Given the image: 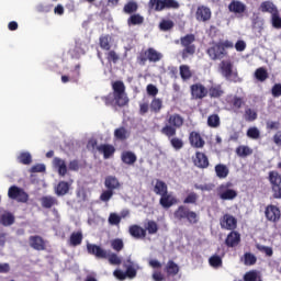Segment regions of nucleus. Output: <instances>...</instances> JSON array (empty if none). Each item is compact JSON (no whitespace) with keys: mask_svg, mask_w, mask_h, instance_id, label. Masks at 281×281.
<instances>
[{"mask_svg":"<svg viewBox=\"0 0 281 281\" xmlns=\"http://www.w3.org/2000/svg\"><path fill=\"white\" fill-rule=\"evenodd\" d=\"M97 150L103 155L104 159H111L115 155V147L110 144H101L97 147Z\"/></svg>","mask_w":281,"mask_h":281,"instance_id":"b1692460","label":"nucleus"},{"mask_svg":"<svg viewBox=\"0 0 281 281\" xmlns=\"http://www.w3.org/2000/svg\"><path fill=\"white\" fill-rule=\"evenodd\" d=\"M128 232L136 240H142L146 237V229L137 224L130 226Z\"/></svg>","mask_w":281,"mask_h":281,"instance_id":"cd10ccee","label":"nucleus"},{"mask_svg":"<svg viewBox=\"0 0 281 281\" xmlns=\"http://www.w3.org/2000/svg\"><path fill=\"white\" fill-rule=\"evenodd\" d=\"M195 19L200 23H207L212 19V10L210 7L199 5L195 11Z\"/></svg>","mask_w":281,"mask_h":281,"instance_id":"dca6fc26","label":"nucleus"},{"mask_svg":"<svg viewBox=\"0 0 281 281\" xmlns=\"http://www.w3.org/2000/svg\"><path fill=\"white\" fill-rule=\"evenodd\" d=\"M103 260H109L110 265H122V258L111 251H108V257L103 258Z\"/></svg>","mask_w":281,"mask_h":281,"instance_id":"5fc2aeb1","label":"nucleus"},{"mask_svg":"<svg viewBox=\"0 0 281 281\" xmlns=\"http://www.w3.org/2000/svg\"><path fill=\"white\" fill-rule=\"evenodd\" d=\"M113 93L102 97L105 106H128V95L126 94V86L124 81L117 80L112 83Z\"/></svg>","mask_w":281,"mask_h":281,"instance_id":"f257e3e1","label":"nucleus"},{"mask_svg":"<svg viewBox=\"0 0 281 281\" xmlns=\"http://www.w3.org/2000/svg\"><path fill=\"white\" fill-rule=\"evenodd\" d=\"M246 135L249 139H260V130L258 127H249Z\"/></svg>","mask_w":281,"mask_h":281,"instance_id":"bf43d9fd","label":"nucleus"},{"mask_svg":"<svg viewBox=\"0 0 281 281\" xmlns=\"http://www.w3.org/2000/svg\"><path fill=\"white\" fill-rule=\"evenodd\" d=\"M189 142L193 148H203V146H205V140L201 137L199 132H191L189 135Z\"/></svg>","mask_w":281,"mask_h":281,"instance_id":"4be33fe9","label":"nucleus"},{"mask_svg":"<svg viewBox=\"0 0 281 281\" xmlns=\"http://www.w3.org/2000/svg\"><path fill=\"white\" fill-rule=\"evenodd\" d=\"M87 251L90 256H95V258L103 259L109 257V251L95 244H87Z\"/></svg>","mask_w":281,"mask_h":281,"instance_id":"aec40b11","label":"nucleus"},{"mask_svg":"<svg viewBox=\"0 0 281 281\" xmlns=\"http://www.w3.org/2000/svg\"><path fill=\"white\" fill-rule=\"evenodd\" d=\"M69 192V183L65 181H60L56 188H55V193L57 196H65Z\"/></svg>","mask_w":281,"mask_h":281,"instance_id":"37998d69","label":"nucleus"},{"mask_svg":"<svg viewBox=\"0 0 281 281\" xmlns=\"http://www.w3.org/2000/svg\"><path fill=\"white\" fill-rule=\"evenodd\" d=\"M85 236L82 235V231L72 232L71 233V246L78 247L79 245H82Z\"/></svg>","mask_w":281,"mask_h":281,"instance_id":"49530a36","label":"nucleus"},{"mask_svg":"<svg viewBox=\"0 0 281 281\" xmlns=\"http://www.w3.org/2000/svg\"><path fill=\"white\" fill-rule=\"evenodd\" d=\"M279 10H278V7L273 3V1H263L260 3L259 5V12H262L263 14H271L273 15L274 13H277Z\"/></svg>","mask_w":281,"mask_h":281,"instance_id":"393cba45","label":"nucleus"},{"mask_svg":"<svg viewBox=\"0 0 281 281\" xmlns=\"http://www.w3.org/2000/svg\"><path fill=\"white\" fill-rule=\"evenodd\" d=\"M199 202V195L194 191H187V196L182 201L184 205H196Z\"/></svg>","mask_w":281,"mask_h":281,"instance_id":"e433bc0d","label":"nucleus"},{"mask_svg":"<svg viewBox=\"0 0 281 281\" xmlns=\"http://www.w3.org/2000/svg\"><path fill=\"white\" fill-rule=\"evenodd\" d=\"M114 192L110 189H106L103 191L100 195V201H103V203H108V201H111L113 198Z\"/></svg>","mask_w":281,"mask_h":281,"instance_id":"680f3d73","label":"nucleus"},{"mask_svg":"<svg viewBox=\"0 0 281 281\" xmlns=\"http://www.w3.org/2000/svg\"><path fill=\"white\" fill-rule=\"evenodd\" d=\"M121 159L123 164H126L127 166H133V164L137 161V156L133 151H123L121 155Z\"/></svg>","mask_w":281,"mask_h":281,"instance_id":"72a5a7b5","label":"nucleus"},{"mask_svg":"<svg viewBox=\"0 0 281 281\" xmlns=\"http://www.w3.org/2000/svg\"><path fill=\"white\" fill-rule=\"evenodd\" d=\"M137 10H139V4H137L136 1H128L127 3H125L124 8H123V12L125 14H135V12H137Z\"/></svg>","mask_w":281,"mask_h":281,"instance_id":"4c0bfd02","label":"nucleus"},{"mask_svg":"<svg viewBox=\"0 0 281 281\" xmlns=\"http://www.w3.org/2000/svg\"><path fill=\"white\" fill-rule=\"evenodd\" d=\"M144 229L145 232H148L149 236H153L155 234H157V232H159V225L157 224V222L149 220L147 221V223H145L144 225Z\"/></svg>","mask_w":281,"mask_h":281,"instance_id":"58836bf2","label":"nucleus"},{"mask_svg":"<svg viewBox=\"0 0 281 281\" xmlns=\"http://www.w3.org/2000/svg\"><path fill=\"white\" fill-rule=\"evenodd\" d=\"M8 196L12 201H16L18 203H27V201H30V195L27 194V192L16 186H11L9 188Z\"/></svg>","mask_w":281,"mask_h":281,"instance_id":"9b49d317","label":"nucleus"},{"mask_svg":"<svg viewBox=\"0 0 281 281\" xmlns=\"http://www.w3.org/2000/svg\"><path fill=\"white\" fill-rule=\"evenodd\" d=\"M227 49H234V43L229 40L213 42L206 49V54L211 60H223L227 58Z\"/></svg>","mask_w":281,"mask_h":281,"instance_id":"f03ea898","label":"nucleus"},{"mask_svg":"<svg viewBox=\"0 0 281 281\" xmlns=\"http://www.w3.org/2000/svg\"><path fill=\"white\" fill-rule=\"evenodd\" d=\"M99 45L101 49H104L105 52L111 50V36L110 35H101L99 37Z\"/></svg>","mask_w":281,"mask_h":281,"instance_id":"c03bdc74","label":"nucleus"},{"mask_svg":"<svg viewBox=\"0 0 281 281\" xmlns=\"http://www.w3.org/2000/svg\"><path fill=\"white\" fill-rule=\"evenodd\" d=\"M173 218L177 223H189V225H196L199 223V214L190 210V207L181 204L173 212Z\"/></svg>","mask_w":281,"mask_h":281,"instance_id":"20e7f679","label":"nucleus"},{"mask_svg":"<svg viewBox=\"0 0 281 281\" xmlns=\"http://www.w3.org/2000/svg\"><path fill=\"white\" fill-rule=\"evenodd\" d=\"M209 265L214 269H218V267H223V259L221 258V256L214 255L210 257Z\"/></svg>","mask_w":281,"mask_h":281,"instance_id":"6e6d98bb","label":"nucleus"},{"mask_svg":"<svg viewBox=\"0 0 281 281\" xmlns=\"http://www.w3.org/2000/svg\"><path fill=\"white\" fill-rule=\"evenodd\" d=\"M255 78L259 81V82H265V80H267V78H269V72H267V69L263 67L258 68L255 71Z\"/></svg>","mask_w":281,"mask_h":281,"instance_id":"603ef678","label":"nucleus"},{"mask_svg":"<svg viewBox=\"0 0 281 281\" xmlns=\"http://www.w3.org/2000/svg\"><path fill=\"white\" fill-rule=\"evenodd\" d=\"M165 271L167 276L175 278L179 273V265H177L173 260H169L165 267Z\"/></svg>","mask_w":281,"mask_h":281,"instance_id":"473e14b6","label":"nucleus"},{"mask_svg":"<svg viewBox=\"0 0 281 281\" xmlns=\"http://www.w3.org/2000/svg\"><path fill=\"white\" fill-rule=\"evenodd\" d=\"M124 267L126 269V271H125V277L126 278L133 279L137 276V270L135 269V267H133V263L131 262V260H127L124 263Z\"/></svg>","mask_w":281,"mask_h":281,"instance_id":"09e8293b","label":"nucleus"},{"mask_svg":"<svg viewBox=\"0 0 281 281\" xmlns=\"http://www.w3.org/2000/svg\"><path fill=\"white\" fill-rule=\"evenodd\" d=\"M234 183L224 182L217 187V196L222 201H234L238 196V191L234 190Z\"/></svg>","mask_w":281,"mask_h":281,"instance_id":"1a4fd4ad","label":"nucleus"},{"mask_svg":"<svg viewBox=\"0 0 281 281\" xmlns=\"http://www.w3.org/2000/svg\"><path fill=\"white\" fill-rule=\"evenodd\" d=\"M16 160L23 166H30V164H32V154H30V151H22Z\"/></svg>","mask_w":281,"mask_h":281,"instance_id":"a18cd8bd","label":"nucleus"},{"mask_svg":"<svg viewBox=\"0 0 281 281\" xmlns=\"http://www.w3.org/2000/svg\"><path fill=\"white\" fill-rule=\"evenodd\" d=\"M194 41H196V36H194V34H187L180 37V44L183 47L181 50L183 60L190 58L193 54H196V45H194Z\"/></svg>","mask_w":281,"mask_h":281,"instance_id":"423d86ee","label":"nucleus"},{"mask_svg":"<svg viewBox=\"0 0 281 281\" xmlns=\"http://www.w3.org/2000/svg\"><path fill=\"white\" fill-rule=\"evenodd\" d=\"M207 95L213 100H218L225 95V90H223V86L221 85H212L207 89Z\"/></svg>","mask_w":281,"mask_h":281,"instance_id":"5701e85b","label":"nucleus"},{"mask_svg":"<svg viewBox=\"0 0 281 281\" xmlns=\"http://www.w3.org/2000/svg\"><path fill=\"white\" fill-rule=\"evenodd\" d=\"M220 225L222 229L233 232L238 227V220L234 215L226 213L220 218Z\"/></svg>","mask_w":281,"mask_h":281,"instance_id":"ddd939ff","label":"nucleus"},{"mask_svg":"<svg viewBox=\"0 0 281 281\" xmlns=\"http://www.w3.org/2000/svg\"><path fill=\"white\" fill-rule=\"evenodd\" d=\"M2 225H13L14 224V215L12 214H4L1 216Z\"/></svg>","mask_w":281,"mask_h":281,"instance_id":"69168bd1","label":"nucleus"},{"mask_svg":"<svg viewBox=\"0 0 281 281\" xmlns=\"http://www.w3.org/2000/svg\"><path fill=\"white\" fill-rule=\"evenodd\" d=\"M245 281H258V271L251 270L245 273L244 276Z\"/></svg>","mask_w":281,"mask_h":281,"instance_id":"0e129e2a","label":"nucleus"},{"mask_svg":"<svg viewBox=\"0 0 281 281\" xmlns=\"http://www.w3.org/2000/svg\"><path fill=\"white\" fill-rule=\"evenodd\" d=\"M29 245L32 249H35V251H45V249H47V243L38 235L30 236Z\"/></svg>","mask_w":281,"mask_h":281,"instance_id":"2eb2a0df","label":"nucleus"},{"mask_svg":"<svg viewBox=\"0 0 281 281\" xmlns=\"http://www.w3.org/2000/svg\"><path fill=\"white\" fill-rule=\"evenodd\" d=\"M154 192L158 196H162V194H166L168 192V184H166L164 180L157 179L154 186Z\"/></svg>","mask_w":281,"mask_h":281,"instance_id":"2f4dec72","label":"nucleus"},{"mask_svg":"<svg viewBox=\"0 0 281 281\" xmlns=\"http://www.w3.org/2000/svg\"><path fill=\"white\" fill-rule=\"evenodd\" d=\"M228 10L229 12H234V14H243L244 12H246L247 5H245V3H243L241 1L233 0L228 4Z\"/></svg>","mask_w":281,"mask_h":281,"instance_id":"c85d7f7f","label":"nucleus"},{"mask_svg":"<svg viewBox=\"0 0 281 281\" xmlns=\"http://www.w3.org/2000/svg\"><path fill=\"white\" fill-rule=\"evenodd\" d=\"M192 160L195 168H200L201 170L210 168V158H207V155H205V153L196 151Z\"/></svg>","mask_w":281,"mask_h":281,"instance_id":"4468645a","label":"nucleus"},{"mask_svg":"<svg viewBox=\"0 0 281 281\" xmlns=\"http://www.w3.org/2000/svg\"><path fill=\"white\" fill-rule=\"evenodd\" d=\"M41 205L44 210H52V207H56L58 205V199L53 195H44L41 198Z\"/></svg>","mask_w":281,"mask_h":281,"instance_id":"bb28decb","label":"nucleus"},{"mask_svg":"<svg viewBox=\"0 0 281 281\" xmlns=\"http://www.w3.org/2000/svg\"><path fill=\"white\" fill-rule=\"evenodd\" d=\"M207 126H210V128H218V126H221V116H218V114H211L207 117Z\"/></svg>","mask_w":281,"mask_h":281,"instance_id":"8fccbe9b","label":"nucleus"},{"mask_svg":"<svg viewBox=\"0 0 281 281\" xmlns=\"http://www.w3.org/2000/svg\"><path fill=\"white\" fill-rule=\"evenodd\" d=\"M162 58H164V55L161 53L157 52V49L153 47H149L147 49H142L138 53L136 60L138 65L144 67L147 60L148 63H159V60H161Z\"/></svg>","mask_w":281,"mask_h":281,"instance_id":"39448f33","label":"nucleus"},{"mask_svg":"<svg viewBox=\"0 0 281 281\" xmlns=\"http://www.w3.org/2000/svg\"><path fill=\"white\" fill-rule=\"evenodd\" d=\"M172 148H175V150H181V148H183V139L179 138V137H175L172 136L171 138H168Z\"/></svg>","mask_w":281,"mask_h":281,"instance_id":"13d9d810","label":"nucleus"},{"mask_svg":"<svg viewBox=\"0 0 281 281\" xmlns=\"http://www.w3.org/2000/svg\"><path fill=\"white\" fill-rule=\"evenodd\" d=\"M104 187L106 190H111L113 192L114 190H120V188H122V183H120V180L115 176H108L104 180Z\"/></svg>","mask_w":281,"mask_h":281,"instance_id":"a878e982","label":"nucleus"},{"mask_svg":"<svg viewBox=\"0 0 281 281\" xmlns=\"http://www.w3.org/2000/svg\"><path fill=\"white\" fill-rule=\"evenodd\" d=\"M111 247L114 251H122L124 249V241L121 238H115L111 241Z\"/></svg>","mask_w":281,"mask_h":281,"instance_id":"052dcab7","label":"nucleus"},{"mask_svg":"<svg viewBox=\"0 0 281 281\" xmlns=\"http://www.w3.org/2000/svg\"><path fill=\"white\" fill-rule=\"evenodd\" d=\"M127 25L131 26H135V25H144V15L139 14V13H133L132 15H130V18L127 19Z\"/></svg>","mask_w":281,"mask_h":281,"instance_id":"c9c22d12","label":"nucleus"},{"mask_svg":"<svg viewBox=\"0 0 281 281\" xmlns=\"http://www.w3.org/2000/svg\"><path fill=\"white\" fill-rule=\"evenodd\" d=\"M128 131L125 130L124 126L119 127L114 131V137L115 139H119L120 142H125V139H128Z\"/></svg>","mask_w":281,"mask_h":281,"instance_id":"de8ad7c7","label":"nucleus"},{"mask_svg":"<svg viewBox=\"0 0 281 281\" xmlns=\"http://www.w3.org/2000/svg\"><path fill=\"white\" fill-rule=\"evenodd\" d=\"M226 103L231 106L234 113H238V110L245 106V97L228 95L226 98Z\"/></svg>","mask_w":281,"mask_h":281,"instance_id":"a211bd4d","label":"nucleus"},{"mask_svg":"<svg viewBox=\"0 0 281 281\" xmlns=\"http://www.w3.org/2000/svg\"><path fill=\"white\" fill-rule=\"evenodd\" d=\"M108 221L110 225H119L122 223V217L116 213H111Z\"/></svg>","mask_w":281,"mask_h":281,"instance_id":"338daca9","label":"nucleus"},{"mask_svg":"<svg viewBox=\"0 0 281 281\" xmlns=\"http://www.w3.org/2000/svg\"><path fill=\"white\" fill-rule=\"evenodd\" d=\"M244 120H246V122H256V120H258V112L251 108H247L244 113Z\"/></svg>","mask_w":281,"mask_h":281,"instance_id":"3c124183","label":"nucleus"},{"mask_svg":"<svg viewBox=\"0 0 281 281\" xmlns=\"http://www.w3.org/2000/svg\"><path fill=\"white\" fill-rule=\"evenodd\" d=\"M177 203H179V200L168 191L160 195L159 205H161L164 210H170V207H172V205H177Z\"/></svg>","mask_w":281,"mask_h":281,"instance_id":"6ab92c4d","label":"nucleus"},{"mask_svg":"<svg viewBox=\"0 0 281 281\" xmlns=\"http://www.w3.org/2000/svg\"><path fill=\"white\" fill-rule=\"evenodd\" d=\"M148 8L155 12H164V10H179L180 4L177 0H149Z\"/></svg>","mask_w":281,"mask_h":281,"instance_id":"6e6552de","label":"nucleus"},{"mask_svg":"<svg viewBox=\"0 0 281 281\" xmlns=\"http://www.w3.org/2000/svg\"><path fill=\"white\" fill-rule=\"evenodd\" d=\"M218 70L221 76L225 78L226 80H232L233 82H236L238 79V70L234 68V63L229 59H223L218 64Z\"/></svg>","mask_w":281,"mask_h":281,"instance_id":"0eeeda50","label":"nucleus"},{"mask_svg":"<svg viewBox=\"0 0 281 281\" xmlns=\"http://www.w3.org/2000/svg\"><path fill=\"white\" fill-rule=\"evenodd\" d=\"M271 93L273 98H280L281 97V83H276L272 89Z\"/></svg>","mask_w":281,"mask_h":281,"instance_id":"774afa93","label":"nucleus"},{"mask_svg":"<svg viewBox=\"0 0 281 281\" xmlns=\"http://www.w3.org/2000/svg\"><path fill=\"white\" fill-rule=\"evenodd\" d=\"M215 175L218 177V179H227L229 175V168H227V165L218 164L215 166Z\"/></svg>","mask_w":281,"mask_h":281,"instance_id":"f704fd0d","label":"nucleus"},{"mask_svg":"<svg viewBox=\"0 0 281 281\" xmlns=\"http://www.w3.org/2000/svg\"><path fill=\"white\" fill-rule=\"evenodd\" d=\"M190 93L192 100H203L207 98V87L201 82H196L190 86Z\"/></svg>","mask_w":281,"mask_h":281,"instance_id":"f8f14e48","label":"nucleus"},{"mask_svg":"<svg viewBox=\"0 0 281 281\" xmlns=\"http://www.w3.org/2000/svg\"><path fill=\"white\" fill-rule=\"evenodd\" d=\"M53 166L57 169L60 177H65L67 175V165L65 164V160L60 158H54Z\"/></svg>","mask_w":281,"mask_h":281,"instance_id":"c756f323","label":"nucleus"},{"mask_svg":"<svg viewBox=\"0 0 281 281\" xmlns=\"http://www.w3.org/2000/svg\"><path fill=\"white\" fill-rule=\"evenodd\" d=\"M226 247H238L240 245V233L237 231H231L225 239Z\"/></svg>","mask_w":281,"mask_h":281,"instance_id":"412c9836","label":"nucleus"},{"mask_svg":"<svg viewBox=\"0 0 281 281\" xmlns=\"http://www.w3.org/2000/svg\"><path fill=\"white\" fill-rule=\"evenodd\" d=\"M106 60L108 63H113L114 65L120 60V55L115 50H110L106 54Z\"/></svg>","mask_w":281,"mask_h":281,"instance_id":"e2e57ef3","label":"nucleus"},{"mask_svg":"<svg viewBox=\"0 0 281 281\" xmlns=\"http://www.w3.org/2000/svg\"><path fill=\"white\" fill-rule=\"evenodd\" d=\"M183 126V116L181 114H170L167 116V124L160 130L161 135H165L168 139L176 137L177 128Z\"/></svg>","mask_w":281,"mask_h":281,"instance_id":"7ed1b4c3","label":"nucleus"},{"mask_svg":"<svg viewBox=\"0 0 281 281\" xmlns=\"http://www.w3.org/2000/svg\"><path fill=\"white\" fill-rule=\"evenodd\" d=\"M172 27H175L172 20H161L159 23V30H161V32H168L172 30Z\"/></svg>","mask_w":281,"mask_h":281,"instance_id":"4d7b16f0","label":"nucleus"},{"mask_svg":"<svg viewBox=\"0 0 281 281\" xmlns=\"http://www.w3.org/2000/svg\"><path fill=\"white\" fill-rule=\"evenodd\" d=\"M149 109L151 113H160L164 109V101L159 98H154L150 102Z\"/></svg>","mask_w":281,"mask_h":281,"instance_id":"a19ab883","label":"nucleus"},{"mask_svg":"<svg viewBox=\"0 0 281 281\" xmlns=\"http://www.w3.org/2000/svg\"><path fill=\"white\" fill-rule=\"evenodd\" d=\"M268 181L273 192V199H281V175L277 170L269 171Z\"/></svg>","mask_w":281,"mask_h":281,"instance_id":"9d476101","label":"nucleus"},{"mask_svg":"<svg viewBox=\"0 0 281 281\" xmlns=\"http://www.w3.org/2000/svg\"><path fill=\"white\" fill-rule=\"evenodd\" d=\"M241 261L244 262V265L246 267H254V265H256V262H258V258L256 257V255L251 254V252H245Z\"/></svg>","mask_w":281,"mask_h":281,"instance_id":"ea45409f","label":"nucleus"},{"mask_svg":"<svg viewBox=\"0 0 281 281\" xmlns=\"http://www.w3.org/2000/svg\"><path fill=\"white\" fill-rule=\"evenodd\" d=\"M235 153L237 157H240L241 159H245V157H249V155H254V149L247 145H239Z\"/></svg>","mask_w":281,"mask_h":281,"instance_id":"7c9ffc66","label":"nucleus"},{"mask_svg":"<svg viewBox=\"0 0 281 281\" xmlns=\"http://www.w3.org/2000/svg\"><path fill=\"white\" fill-rule=\"evenodd\" d=\"M265 214L267 221H270V223H278L281 218L280 207L273 204H270L266 207Z\"/></svg>","mask_w":281,"mask_h":281,"instance_id":"f3484780","label":"nucleus"},{"mask_svg":"<svg viewBox=\"0 0 281 281\" xmlns=\"http://www.w3.org/2000/svg\"><path fill=\"white\" fill-rule=\"evenodd\" d=\"M271 25H272V27H274V30H281L280 11H277L276 13H272V15H271Z\"/></svg>","mask_w":281,"mask_h":281,"instance_id":"864d4df0","label":"nucleus"},{"mask_svg":"<svg viewBox=\"0 0 281 281\" xmlns=\"http://www.w3.org/2000/svg\"><path fill=\"white\" fill-rule=\"evenodd\" d=\"M180 78L186 82L192 78V70L188 65H181L179 67Z\"/></svg>","mask_w":281,"mask_h":281,"instance_id":"79ce46f5","label":"nucleus"}]
</instances>
